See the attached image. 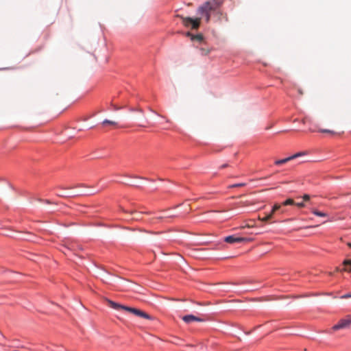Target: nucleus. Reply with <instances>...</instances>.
I'll return each mask as SVG.
<instances>
[{
    "label": "nucleus",
    "instance_id": "obj_21",
    "mask_svg": "<svg viewBox=\"0 0 351 351\" xmlns=\"http://www.w3.org/2000/svg\"><path fill=\"white\" fill-rule=\"evenodd\" d=\"M351 298V294H345L341 296V299H347Z\"/></svg>",
    "mask_w": 351,
    "mask_h": 351
},
{
    "label": "nucleus",
    "instance_id": "obj_18",
    "mask_svg": "<svg viewBox=\"0 0 351 351\" xmlns=\"http://www.w3.org/2000/svg\"><path fill=\"white\" fill-rule=\"evenodd\" d=\"M131 214H134L136 215L134 217H133V219L134 220H138L140 219V216H139V214L140 213H137L136 210H132L130 212Z\"/></svg>",
    "mask_w": 351,
    "mask_h": 351
},
{
    "label": "nucleus",
    "instance_id": "obj_19",
    "mask_svg": "<svg viewBox=\"0 0 351 351\" xmlns=\"http://www.w3.org/2000/svg\"><path fill=\"white\" fill-rule=\"evenodd\" d=\"M272 217H273L272 213H269L267 216L263 217L261 220L263 221H267L269 220L270 219H271Z\"/></svg>",
    "mask_w": 351,
    "mask_h": 351
},
{
    "label": "nucleus",
    "instance_id": "obj_28",
    "mask_svg": "<svg viewBox=\"0 0 351 351\" xmlns=\"http://www.w3.org/2000/svg\"><path fill=\"white\" fill-rule=\"evenodd\" d=\"M311 132H315V130L310 129Z\"/></svg>",
    "mask_w": 351,
    "mask_h": 351
},
{
    "label": "nucleus",
    "instance_id": "obj_26",
    "mask_svg": "<svg viewBox=\"0 0 351 351\" xmlns=\"http://www.w3.org/2000/svg\"><path fill=\"white\" fill-rule=\"evenodd\" d=\"M114 110H116L119 109V108H118V107H117V106H114Z\"/></svg>",
    "mask_w": 351,
    "mask_h": 351
},
{
    "label": "nucleus",
    "instance_id": "obj_25",
    "mask_svg": "<svg viewBox=\"0 0 351 351\" xmlns=\"http://www.w3.org/2000/svg\"><path fill=\"white\" fill-rule=\"evenodd\" d=\"M298 92H299V93H300V95H302V94H303V93H302V91L301 90H298Z\"/></svg>",
    "mask_w": 351,
    "mask_h": 351
},
{
    "label": "nucleus",
    "instance_id": "obj_17",
    "mask_svg": "<svg viewBox=\"0 0 351 351\" xmlns=\"http://www.w3.org/2000/svg\"><path fill=\"white\" fill-rule=\"evenodd\" d=\"M304 152H298V153H296V154L289 156V158H291V160H292L298 157H300V156H304Z\"/></svg>",
    "mask_w": 351,
    "mask_h": 351
},
{
    "label": "nucleus",
    "instance_id": "obj_29",
    "mask_svg": "<svg viewBox=\"0 0 351 351\" xmlns=\"http://www.w3.org/2000/svg\"><path fill=\"white\" fill-rule=\"evenodd\" d=\"M58 195L60 196V197H64L65 196L64 195Z\"/></svg>",
    "mask_w": 351,
    "mask_h": 351
},
{
    "label": "nucleus",
    "instance_id": "obj_23",
    "mask_svg": "<svg viewBox=\"0 0 351 351\" xmlns=\"http://www.w3.org/2000/svg\"><path fill=\"white\" fill-rule=\"evenodd\" d=\"M40 201H41V202H45V203H47V204H51V202H50L49 200H48V199H45V200H41V199H40Z\"/></svg>",
    "mask_w": 351,
    "mask_h": 351
},
{
    "label": "nucleus",
    "instance_id": "obj_4",
    "mask_svg": "<svg viewBox=\"0 0 351 351\" xmlns=\"http://www.w3.org/2000/svg\"><path fill=\"white\" fill-rule=\"evenodd\" d=\"M251 241H252V239L250 238L236 237L234 235L228 236L224 239V241L231 244L234 243L250 242Z\"/></svg>",
    "mask_w": 351,
    "mask_h": 351
},
{
    "label": "nucleus",
    "instance_id": "obj_27",
    "mask_svg": "<svg viewBox=\"0 0 351 351\" xmlns=\"http://www.w3.org/2000/svg\"><path fill=\"white\" fill-rule=\"evenodd\" d=\"M348 245L351 247V243H348Z\"/></svg>",
    "mask_w": 351,
    "mask_h": 351
},
{
    "label": "nucleus",
    "instance_id": "obj_9",
    "mask_svg": "<svg viewBox=\"0 0 351 351\" xmlns=\"http://www.w3.org/2000/svg\"><path fill=\"white\" fill-rule=\"evenodd\" d=\"M344 267L342 271L351 272V260H345L343 263Z\"/></svg>",
    "mask_w": 351,
    "mask_h": 351
},
{
    "label": "nucleus",
    "instance_id": "obj_14",
    "mask_svg": "<svg viewBox=\"0 0 351 351\" xmlns=\"http://www.w3.org/2000/svg\"><path fill=\"white\" fill-rule=\"evenodd\" d=\"M282 206L295 205V202L293 199L289 198L282 203Z\"/></svg>",
    "mask_w": 351,
    "mask_h": 351
},
{
    "label": "nucleus",
    "instance_id": "obj_5",
    "mask_svg": "<svg viewBox=\"0 0 351 351\" xmlns=\"http://www.w3.org/2000/svg\"><path fill=\"white\" fill-rule=\"evenodd\" d=\"M182 320L186 323L189 324L192 322H203L204 319L199 317H197L193 315H187L182 317Z\"/></svg>",
    "mask_w": 351,
    "mask_h": 351
},
{
    "label": "nucleus",
    "instance_id": "obj_8",
    "mask_svg": "<svg viewBox=\"0 0 351 351\" xmlns=\"http://www.w3.org/2000/svg\"><path fill=\"white\" fill-rule=\"evenodd\" d=\"M216 11V16L217 17V20L219 21H222L223 19L225 21H228V16L227 14L225 13H223L220 10H218V9Z\"/></svg>",
    "mask_w": 351,
    "mask_h": 351
},
{
    "label": "nucleus",
    "instance_id": "obj_3",
    "mask_svg": "<svg viewBox=\"0 0 351 351\" xmlns=\"http://www.w3.org/2000/svg\"><path fill=\"white\" fill-rule=\"evenodd\" d=\"M351 324V315H348L346 318L341 319L337 324L332 326V329L337 330L342 328H346Z\"/></svg>",
    "mask_w": 351,
    "mask_h": 351
},
{
    "label": "nucleus",
    "instance_id": "obj_12",
    "mask_svg": "<svg viewBox=\"0 0 351 351\" xmlns=\"http://www.w3.org/2000/svg\"><path fill=\"white\" fill-rule=\"evenodd\" d=\"M170 217L169 215H160V216H158L155 218H153L150 220V223H156V220H161L164 218H166V217Z\"/></svg>",
    "mask_w": 351,
    "mask_h": 351
},
{
    "label": "nucleus",
    "instance_id": "obj_6",
    "mask_svg": "<svg viewBox=\"0 0 351 351\" xmlns=\"http://www.w3.org/2000/svg\"><path fill=\"white\" fill-rule=\"evenodd\" d=\"M186 36L190 37L191 40L193 41H197L199 43H202L204 40V36L202 34H198L196 35H193L190 32H187L186 34Z\"/></svg>",
    "mask_w": 351,
    "mask_h": 351
},
{
    "label": "nucleus",
    "instance_id": "obj_13",
    "mask_svg": "<svg viewBox=\"0 0 351 351\" xmlns=\"http://www.w3.org/2000/svg\"><path fill=\"white\" fill-rule=\"evenodd\" d=\"M101 124L103 125H117V123L116 121H110V120H108V119H105V120L103 121Z\"/></svg>",
    "mask_w": 351,
    "mask_h": 351
},
{
    "label": "nucleus",
    "instance_id": "obj_20",
    "mask_svg": "<svg viewBox=\"0 0 351 351\" xmlns=\"http://www.w3.org/2000/svg\"><path fill=\"white\" fill-rule=\"evenodd\" d=\"M245 186V183H239V184L230 185L229 186V188L241 187V186Z\"/></svg>",
    "mask_w": 351,
    "mask_h": 351
},
{
    "label": "nucleus",
    "instance_id": "obj_15",
    "mask_svg": "<svg viewBox=\"0 0 351 351\" xmlns=\"http://www.w3.org/2000/svg\"><path fill=\"white\" fill-rule=\"evenodd\" d=\"M281 205H282V204H274V206H273V208H272L271 211L270 212V213H272V215H274V213H275L276 210H280V207H281Z\"/></svg>",
    "mask_w": 351,
    "mask_h": 351
},
{
    "label": "nucleus",
    "instance_id": "obj_24",
    "mask_svg": "<svg viewBox=\"0 0 351 351\" xmlns=\"http://www.w3.org/2000/svg\"><path fill=\"white\" fill-rule=\"evenodd\" d=\"M226 167H228V165L227 164H224V165L221 166V169L225 168Z\"/></svg>",
    "mask_w": 351,
    "mask_h": 351
},
{
    "label": "nucleus",
    "instance_id": "obj_30",
    "mask_svg": "<svg viewBox=\"0 0 351 351\" xmlns=\"http://www.w3.org/2000/svg\"><path fill=\"white\" fill-rule=\"evenodd\" d=\"M1 345H2L3 346H5V344H3L1 343H0Z\"/></svg>",
    "mask_w": 351,
    "mask_h": 351
},
{
    "label": "nucleus",
    "instance_id": "obj_11",
    "mask_svg": "<svg viewBox=\"0 0 351 351\" xmlns=\"http://www.w3.org/2000/svg\"><path fill=\"white\" fill-rule=\"evenodd\" d=\"M289 161H291V158L289 157H287V158H285L283 159L276 160L274 164L277 166H280V165H284Z\"/></svg>",
    "mask_w": 351,
    "mask_h": 351
},
{
    "label": "nucleus",
    "instance_id": "obj_7",
    "mask_svg": "<svg viewBox=\"0 0 351 351\" xmlns=\"http://www.w3.org/2000/svg\"><path fill=\"white\" fill-rule=\"evenodd\" d=\"M302 198L303 199V202H297L295 203V205L298 207V208H304L305 207V203L304 202H309L310 201V199H311V197L308 194H304Z\"/></svg>",
    "mask_w": 351,
    "mask_h": 351
},
{
    "label": "nucleus",
    "instance_id": "obj_10",
    "mask_svg": "<svg viewBox=\"0 0 351 351\" xmlns=\"http://www.w3.org/2000/svg\"><path fill=\"white\" fill-rule=\"evenodd\" d=\"M311 212L312 213H313L316 216H318V217H326L328 216V214L326 213H324V212H321V211H319L318 210H317L316 208H311Z\"/></svg>",
    "mask_w": 351,
    "mask_h": 351
},
{
    "label": "nucleus",
    "instance_id": "obj_22",
    "mask_svg": "<svg viewBox=\"0 0 351 351\" xmlns=\"http://www.w3.org/2000/svg\"><path fill=\"white\" fill-rule=\"evenodd\" d=\"M204 346L203 345H200L199 349L197 351H204Z\"/></svg>",
    "mask_w": 351,
    "mask_h": 351
},
{
    "label": "nucleus",
    "instance_id": "obj_2",
    "mask_svg": "<svg viewBox=\"0 0 351 351\" xmlns=\"http://www.w3.org/2000/svg\"><path fill=\"white\" fill-rule=\"evenodd\" d=\"M106 302H107L108 305L114 309L124 310V311H126L129 313L134 314V315H136L137 317H142L144 319H152V317L149 314H147V313H145L140 309L132 308V307H129V306H123L120 304L116 303V302H114L110 300H108V299H106Z\"/></svg>",
    "mask_w": 351,
    "mask_h": 351
},
{
    "label": "nucleus",
    "instance_id": "obj_1",
    "mask_svg": "<svg viewBox=\"0 0 351 351\" xmlns=\"http://www.w3.org/2000/svg\"><path fill=\"white\" fill-rule=\"evenodd\" d=\"M221 5L222 1L221 0L208 1L197 8V12L201 17L192 19L191 17H184L179 14H177L176 16L182 19V24L185 27L191 26L192 29H197L200 25L201 18L204 17L205 21L208 23L210 20V12L217 10Z\"/></svg>",
    "mask_w": 351,
    "mask_h": 351
},
{
    "label": "nucleus",
    "instance_id": "obj_16",
    "mask_svg": "<svg viewBox=\"0 0 351 351\" xmlns=\"http://www.w3.org/2000/svg\"><path fill=\"white\" fill-rule=\"evenodd\" d=\"M317 131L319 132H322V133H328V134H336L335 132H334L333 130H326V129H318Z\"/></svg>",
    "mask_w": 351,
    "mask_h": 351
}]
</instances>
